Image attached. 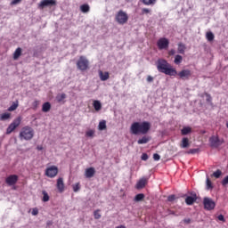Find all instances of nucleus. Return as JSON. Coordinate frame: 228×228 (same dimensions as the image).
<instances>
[{
  "instance_id": "obj_1",
  "label": "nucleus",
  "mask_w": 228,
  "mask_h": 228,
  "mask_svg": "<svg viewBox=\"0 0 228 228\" xmlns=\"http://www.w3.org/2000/svg\"><path fill=\"white\" fill-rule=\"evenodd\" d=\"M151 122L142 121V122H134L130 126L131 134H147L151 131Z\"/></svg>"
},
{
  "instance_id": "obj_2",
  "label": "nucleus",
  "mask_w": 228,
  "mask_h": 228,
  "mask_svg": "<svg viewBox=\"0 0 228 228\" xmlns=\"http://www.w3.org/2000/svg\"><path fill=\"white\" fill-rule=\"evenodd\" d=\"M157 70L161 72V74H166V76H177V69L165 59H159L157 61Z\"/></svg>"
},
{
  "instance_id": "obj_3",
  "label": "nucleus",
  "mask_w": 228,
  "mask_h": 228,
  "mask_svg": "<svg viewBox=\"0 0 228 228\" xmlns=\"http://www.w3.org/2000/svg\"><path fill=\"white\" fill-rule=\"evenodd\" d=\"M20 140H26L29 141L33 139V136H35V131L31 128L29 126H26L21 128V131L20 132Z\"/></svg>"
},
{
  "instance_id": "obj_4",
  "label": "nucleus",
  "mask_w": 228,
  "mask_h": 228,
  "mask_svg": "<svg viewBox=\"0 0 228 228\" xmlns=\"http://www.w3.org/2000/svg\"><path fill=\"white\" fill-rule=\"evenodd\" d=\"M77 69L82 70V72L88 70L90 69V61L86 56L81 55L77 61Z\"/></svg>"
},
{
  "instance_id": "obj_5",
  "label": "nucleus",
  "mask_w": 228,
  "mask_h": 228,
  "mask_svg": "<svg viewBox=\"0 0 228 228\" xmlns=\"http://www.w3.org/2000/svg\"><path fill=\"white\" fill-rule=\"evenodd\" d=\"M115 20L118 22V24L124 26V24H127L129 15H127V12H124L123 10H119L115 15Z\"/></svg>"
},
{
  "instance_id": "obj_6",
  "label": "nucleus",
  "mask_w": 228,
  "mask_h": 228,
  "mask_svg": "<svg viewBox=\"0 0 228 228\" xmlns=\"http://www.w3.org/2000/svg\"><path fill=\"white\" fill-rule=\"evenodd\" d=\"M20 122H22V117L16 118L7 127L6 134H12L20 126Z\"/></svg>"
},
{
  "instance_id": "obj_7",
  "label": "nucleus",
  "mask_w": 228,
  "mask_h": 228,
  "mask_svg": "<svg viewBox=\"0 0 228 228\" xmlns=\"http://www.w3.org/2000/svg\"><path fill=\"white\" fill-rule=\"evenodd\" d=\"M58 172H59L58 167L50 166L46 167L45 171V175H46V177H50V179H53V177H56V175H58Z\"/></svg>"
},
{
  "instance_id": "obj_8",
  "label": "nucleus",
  "mask_w": 228,
  "mask_h": 228,
  "mask_svg": "<svg viewBox=\"0 0 228 228\" xmlns=\"http://www.w3.org/2000/svg\"><path fill=\"white\" fill-rule=\"evenodd\" d=\"M169 45H170V41L167 37H160L157 41V46H158V49H159V51L168 49Z\"/></svg>"
},
{
  "instance_id": "obj_9",
  "label": "nucleus",
  "mask_w": 228,
  "mask_h": 228,
  "mask_svg": "<svg viewBox=\"0 0 228 228\" xmlns=\"http://www.w3.org/2000/svg\"><path fill=\"white\" fill-rule=\"evenodd\" d=\"M203 206L207 211H212V209H215V207L216 204L210 198H204L203 199Z\"/></svg>"
},
{
  "instance_id": "obj_10",
  "label": "nucleus",
  "mask_w": 228,
  "mask_h": 228,
  "mask_svg": "<svg viewBox=\"0 0 228 228\" xmlns=\"http://www.w3.org/2000/svg\"><path fill=\"white\" fill-rule=\"evenodd\" d=\"M180 77V79L188 80L191 77V70L190 69H182L180 72L176 74Z\"/></svg>"
},
{
  "instance_id": "obj_11",
  "label": "nucleus",
  "mask_w": 228,
  "mask_h": 228,
  "mask_svg": "<svg viewBox=\"0 0 228 228\" xmlns=\"http://www.w3.org/2000/svg\"><path fill=\"white\" fill-rule=\"evenodd\" d=\"M17 181H19V175H11L5 179V183L8 186H14V184H17Z\"/></svg>"
},
{
  "instance_id": "obj_12",
  "label": "nucleus",
  "mask_w": 228,
  "mask_h": 228,
  "mask_svg": "<svg viewBox=\"0 0 228 228\" xmlns=\"http://www.w3.org/2000/svg\"><path fill=\"white\" fill-rule=\"evenodd\" d=\"M45 6H56L55 0H43L39 3L38 8L43 10V8H45Z\"/></svg>"
},
{
  "instance_id": "obj_13",
  "label": "nucleus",
  "mask_w": 228,
  "mask_h": 228,
  "mask_svg": "<svg viewBox=\"0 0 228 228\" xmlns=\"http://www.w3.org/2000/svg\"><path fill=\"white\" fill-rule=\"evenodd\" d=\"M211 147H220V145H222V143H224V141H221L218 137L216 136H212L209 139Z\"/></svg>"
},
{
  "instance_id": "obj_14",
  "label": "nucleus",
  "mask_w": 228,
  "mask_h": 228,
  "mask_svg": "<svg viewBox=\"0 0 228 228\" xmlns=\"http://www.w3.org/2000/svg\"><path fill=\"white\" fill-rule=\"evenodd\" d=\"M149 183V179L148 178H145V177H142V178H141L138 182H137V183H136V185H135V188L137 189V190H142V189H143V187L144 186H147V183Z\"/></svg>"
},
{
  "instance_id": "obj_15",
  "label": "nucleus",
  "mask_w": 228,
  "mask_h": 228,
  "mask_svg": "<svg viewBox=\"0 0 228 228\" xmlns=\"http://www.w3.org/2000/svg\"><path fill=\"white\" fill-rule=\"evenodd\" d=\"M56 186L60 193H63L65 191V183H63V178L60 177L57 179Z\"/></svg>"
},
{
  "instance_id": "obj_16",
  "label": "nucleus",
  "mask_w": 228,
  "mask_h": 228,
  "mask_svg": "<svg viewBox=\"0 0 228 228\" xmlns=\"http://www.w3.org/2000/svg\"><path fill=\"white\" fill-rule=\"evenodd\" d=\"M95 175V168L94 167H88L86 169L85 176L87 179H91V177H94Z\"/></svg>"
},
{
  "instance_id": "obj_17",
  "label": "nucleus",
  "mask_w": 228,
  "mask_h": 228,
  "mask_svg": "<svg viewBox=\"0 0 228 228\" xmlns=\"http://www.w3.org/2000/svg\"><path fill=\"white\" fill-rule=\"evenodd\" d=\"M98 74L101 81H108L110 79V72L108 71L103 72L102 70H99Z\"/></svg>"
},
{
  "instance_id": "obj_18",
  "label": "nucleus",
  "mask_w": 228,
  "mask_h": 228,
  "mask_svg": "<svg viewBox=\"0 0 228 228\" xmlns=\"http://www.w3.org/2000/svg\"><path fill=\"white\" fill-rule=\"evenodd\" d=\"M151 142V136L144 134L141 139L137 141L138 145H143Z\"/></svg>"
},
{
  "instance_id": "obj_19",
  "label": "nucleus",
  "mask_w": 228,
  "mask_h": 228,
  "mask_svg": "<svg viewBox=\"0 0 228 228\" xmlns=\"http://www.w3.org/2000/svg\"><path fill=\"white\" fill-rule=\"evenodd\" d=\"M93 106H94L95 111H101V110H102V104L101 103V102L99 100H94L93 102Z\"/></svg>"
},
{
  "instance_id": "obj_20",
  "label": "nucleus",
  "mask_w": 228,
  "mask_h": 228,
  "mask_svg": "<svg viewBox=\"0 0 228 228\" xmlns=\"http://www.w3.org/2000/svg\"><path fill=\"white\" fill-rule=\"evenodd\" d=\"M180 147L182 149H186V148L190 147V140L188 139V137H183L182 139V143L180 144Z\"/></svg>"
},
{
  "instance_id": "obj_21",
  "label": "nucleus",
  "mask_w": 228,
  "mask_h": 228,
  "mask_svg": "<svg viewBox=\"0 0 228 228\" xmlns=\"http://www.w3.org/2000/svg\"><path fill=\"white\" fill-rule=\"evenodd\" d=\"M185 51H186V45L183 43H178L177 53L179 54H184Z\"/></svg>"
},
{
  "instance_id": "obj_22",
  "label": "nucleus",
  "mask_w": 228,
  "mask_h": 228,
  "mask_svg": "<svg viewBox=\"0 0 228 228\" xmlns=\"http://www.w3.org/2000/svg\"><path fill=\"white\" fill-rule=\"evenodd\" d=\"M20 56H22V48L18 47L15 50L12 58H13V60H17L18 58H20Z\"/></svg>"
},
{
  "instance_id": "obj_23",
  "label": "nucleus",
  "mask_w": 228,
  "mask_h": 228,
  "mask_svg": "<svg viewBox=\"0 0 228 228\" xmlns=\"http://www.w3.org/2000/svg\"><path fill=\"white\" fill-rule=\"evenodd\" d=\"M42 111L44 113H48V111H51V102H46L43 104Z\"/></svg>"
},
{
  "instance_id": "obj_24",
  "label": "nucleus",
  "mask_w": 228,
  "mask_h": 228,
  "mask_svg": "<svg viewBox=\"0 0 228 228\" xmlns=\"http://www.w3.org/2000/svg\"><path fill=\"white\" fill-rule=\"evenodd\" d=\"M197 200L196 198L191 197V196H188L185 199V204H187V206H192V204Z\"/></svg>"
},
{
  "instance_id": "obj_25",
  "label": "nucleus",
  "mask_w": 228,
  "mask_h": 228,
  "mask_svg": "<svg viewBox=\"0 0 228 228\" xmlns=\"http://www.w3.org/2000/svg\"><path fill=\"white\" fill-rule=\"evenodd\" d=\"M80 12H82V13H88V12H90V5H88V4H84L80 6Z\"/></svg>"
},
{
  "instance_id": "obj_26",
  "label": "nucleus",
  "mask_w": 228,
  "mask_h": 228,
  "mask_svg": "<svg viewBox=\"0 0 228 228\" xmlns=\"http://www.w3.org/2000/svg\"><path fill=\"white\" fill-rule=\"evenodd\" d=\"M190 133H191V127L190 126H184L182 130H181V134L183 136H186V134H190Z\"/></svg>"
},
{
  "instance_id": "obj_27",
  "label": "nucleus",
  "mask_w": 228,
  "mask_h": 228,
  "mask_svg": "<svg viewBox=\"0 0 228 228\" xmlns=\"http://www.w3.org/2000/svg\"><path fill=\"white\" fill-rule=\"evenodd\" d=\"M143 199H145V194L139 193V194L135 195L134 200V202H142V200H143Z\"/></svg>"
},
{
  "instance_id": "obj_28",
  "label": "nucleus",
  "mask_w": 228,
  "mask_h": 228,
  "mask_svg": "<svg viewBox=\"0 0 228 228\" xmlns=\"http://www.w3.org/2000/svg\"><path fill=\"white\" fill-rule=\"evenodd\" d=\"M174 63L175 65H181L183 63V56L177 54L175 56Z\"/></svg>"
},
{
  "instance_id": "obj_29",
  "label": "nucleus",
  "mask_w": 228,
  "mask_h": 228,
  "mask_svg": "<svg viewBox=\"0 0 228 228\" xmlns=\"http://www.w3.org/2000/svg\"><path fill=\"white\" fill-rule=\"evenodd\" d=\"M65 99H67V94H61L56 96L57 102H63V101H65Z\"/></svg>"
},
{
  "instance_id": "obj_30",
  "label": "nucleus",
  "mask_w": 228,
  "mask_h": 228,
  "mask_svg": "<svg viewBox=\"0 0 228 228\" xmlns=\"http://www.w3.org/2000/svg\"><path fill=\"white\" fill-rule=\"evenodd\" d=\"M19 108V101L12 102V106L8 108V111H15Z\"/></svg>"
},
{
  "instance_id": "obj_31",
  "label": "nucleus",
  "mask_w": 228,
  "mask_h": 228,
  "mask_svg": "<svg viewBox=\"0 0 228 228\" xmlns=\"http://www.w3.org/2000/svg\"><path fill=\"white\" fill-rule=\"evenodd\" d=\"M206 37L208 42H213L215 40V34L213 32H207Z\"/></svg>"
},
{
  "instance_id": "obj_32",
  "label": "nucleus",
  "mask_w": 228,
  "mask_h": 228,
  "mask_svg": "<svg viewBox=\"0 0 228 228\" xmlns=\"http://www.w3.org/2000/svg\"><path fill=\"white\" fill-rule=\"evenodd\" d=\"M98 129L100 131H104V129H106V120H102L99 123Z\"/></svg>"
},
{
  "instance_id": "obj_33",
  "label": "nucleus",
  "mask_w": 228,
  "mask_h": 228,
  "mask_svg": "<svg viewBox=\"0 0 228 228\" xmlns=\"http://www.w3.org/2000/svg\"><path fill=\"white\" fill-rule=\"evenodd\" d=\"M72 188H73V191H75V193H77V191L81 190V183H77L72 185Z\"/></svg>"
},
{
  "instance_id": "obj_34",
  "label": "nucleus",
  "mask_w": 228,
  "mask_h": 228,
  "mask_svg": "<svg viewBox=\"0 0 228 228\" xmlns=\"http://www.w3.org/2000/svg\"><path fill=\"white\" fill-rule=\"evenodd\" d=\"M10 117H12V114H10L8 112L3 113L0 116V120H8V118H10Z\"/></svg>"
},
{
  "instance_id": "obj_35",
  "label": "nucleus",
  "mask_w": 228,
  "mask_h": 228,
  "mask_svg": "<svg viewBox=\"0 0 228 228\" xmlns=\"http://www.w3.org/2000/svg\"><path fill=\"white\" fill-rule=\"evenodd\" d=\"M43 202H49V194L45 191H43Z\"/></svg>"
},
{
  "instance_id": "obj_36",
  "label": "nucleus",
  "mask_w": 228,
  "mask_h": 228,
  "mask_svg": "<svg viewBox=\"0 0 228 228\" xmlns=\"http://www.w3.org/2000/svg\"><path fill=\"white\" fill-rule=\"evenodd\" d=\"M143 4L149 6L151 4H155L156 0H142Z\"/></svg>"
},
{
  "instance_id": "obj_37",
  "label": "nucleus",
  "mask_w": 228,
  "mask_h": 228,
  "mask_svg": "<svg viewBox=\"0 0 228 228\" xmlns=\"http://www.w3.org/2000/svg\"><path fill=\"white\" fill-rule=\"evenodd\" d=\"M213 177H216V179H219L220 175H222V171L220 169H217L213 173Z\"/></svg>"
},
{
  "instance_id": "obj_38",
  "label": "nucleus",
  "mask_w": 228,
  "mask_h": 228,
  "mask_svg": "<svg viewBox=\"0 0 228 228\" xmlns=\"http://www.w3.org/2000/svg\"><path fill=\"white\" fill-rule=\"evenodd\" d=\"M94 216L95 218V220H99L101 218V210L97 209L94 212Z\"/></svg>"
},
{
  "instance_id": "obj_39",
  "label": "nucleus",
  "mask_w": 228,
  "mask_h": 228,
  "mask_svg": "<svg viewBox=\"0 0 228 228\" xmlns=\"http://www.w3.org/2000/svg\"><path fill=\"white\" fill-rule=\"evenodd\" d=\"M94 134H95V130H88L86 132V136L89 138H93Z\"/></svg>"
},
{
  "instance_id": "obj_40",
  "label": "nucleus",
  "mask_w": 228,
  "mask_h": 228,
  "mask_svg": "<svg viewBox=\"0 0 228 228\" xmlns=\"http://www.w3.org/2000/svg\"><path fill=\"white\" fill-rule=\"evenodd\" d=\"M207 190H213V183L209 178H207Z\"/></svg>"
},
{
  "instance_id": "obj_41",
  "label": "nucleus",
  "mask_w": 228,
  "mask_h": 228,
  "mask_svg": "<svg viewBox=\"0 0 228 228\" xmlns=\"http://www.w3.org/2000/svg\"><path fill=\"white\" fill-rule=\"evenodd\" d=\"M39 104H40V102L38 100H35L32 102L33 110H37V108H38Z\"/></svg>"
},
{
  "instance_id": "obj_42",
  "label": "nucleus",
  "mask_w": 228,
  "mask_h": 228,
  "mask_svg": "<svg viewBox=\"0 0 228 228\" xmlns=\"http://www.w3.org/2000/svg\"><path fill=\"white\" fill-rule=\"evenodd\" d=\"M153 159H154V161H159V159H161V156H159V154H158V153H154Z\"/></svg>"
},
{
  "instance_id": "obj_43",
  "label": "nucleus",
  "mask_w": 228,
  "mask_h": 228,
  "mask_svg": "<svg viewBox=\"0 0 228 228\" xmlns=\"http://www.w3.org/2000/svg\"><path fill=\"white\" fill-rule=\"evenodd\" d=\"M221 184H223V186H227V184H228V175L223 179V181L221 182Z\"/></svg>"
},
{
  "instance_id": "obj_44",
  "label": "nucleus",
  "mask_w": 228,
  "mask_h": 228,
  "mask_svg": "<svg viewBox=\"0 0 228 228\" xmlns=\"http://www.w3.org/2000/svg\"><path fill=\"white\" fill-rule=\"evenodd\" d=\"M168 202H174L175 200V195L172 194L167 197Z\"/></svg>"
},
{
  "instance_id": "obj_45",
  "label": "nucleus",
  "mask_w": 228,
  "mask_h": 228,
  "mask_svg": "<svg viewBox=\"0 0 228 228\" xmlns=\"http://www.w3.org/2000/svg\"><path fill=\"white\" fill-rule=\"evenodd\" d=\"M141 159L142 161H147V159H149V155H147V153H142Z\"/></svg>"
},
{
  "instance_id": "obj_46",
  "label": "nucleus",
  "mask_w": 228,
  "mask_h": 228,
  "mask_svg": "<svg viewBox=\"0 0 228 228\" xmlns=\"http://www.w3.org/2000/svg\"><path fill=\"white\" fill-rule=\"evenodd\" d=\"M147 13H151V11L148 8L142 9V15H145Z\"/></svg>"
},
{
  "instance_id": "obj_47",
  "label": "nucleus",
  "mask_w": 228,
  "mask_h": 228,
  "mask_svg": "<svg viewBox=\"0 0 228 228\" xmlns=\"http://www.w3.org/2000/svg\"><path fill=\"white\" fill-rule=\"evenodd\" d=\"M197 152H199V149H191L188 154H197Z\"/></svg>"
},
{
  "instance_id": "obj_48",
  "label": "nucleus",
  "mask_w": 228,
  "mask_h": 228,
  "mask_svg": "<svg viewBox=\"0 0 228 228\" xmlns=\"http://www.w3.org/2000/svg\"><path fill=\"white\" fill-rule=\"evenodd\" d=\"M205 95L207 97V102H211V101L213 100L211 98V94H208V93H205Z\"/></svg>"
},
{
  "instance_id": "obj_49",
  "label": "nucleus",
  "mask_w": 228,
  "mask_h": 228,
  "mask_svg": "<svg viewBox=\"0 0 228 228\" xmlns=\"http://www.w3.org/2000/svg\"><path fill=\"white\" fill-rule=\"evenodd\" d=\"M146 81H147L148 83H152V81H154V77H153L152 76L149 75V76L147 77V78H146Z\"/></svg>"
},
{
  "instance_id": "obj_50",
  "label": "nucleus",
  "mask_w": 228,
  "mask_h": 228,
  "mask_svg": "<svg viewBox=\"0 0 228 228\" xmlns=\"http://www.w3.org/2000/svg\"><path fill=\"white\" fill-rule=\"evenodd\" d=\"M32 215H33V216H37V215H38V208H33Z\"/></svg>"
},
{
  "instance_id": "obj_51",
  "label": "nucleus",
  "mask_w": 228,
  "mask_h": 228,
  "mask_svg": "<svg viewBox=\"0 0 228 228\" xmlns=\"http://www.w3.org/2000/svg\"><path fill=\"white\" fill-rule=\"evenodd\" d=\"M217 218L218 220H220V222H225V217L224 216V215H219Z\"/></svg>"
},
{
  "instance_id": "obj_52",
  "label": "nucleus",
  "mask_w": 228,
  "mask_h": 228,
  "mask_svg": "<svg viewBox=\"0 0 228 228\" xmlns=\"http://www.w3.org/2000/svg\"><path fill=\"white\" fill-rule=\"evenodd\" d=\"M175 54V51L174 49H171L169 52H168V55L169 56H174Z\"/></svg>"
},
{
  "instance_id": "obj_53",
  "label": "nucleus",
  "mask_w": 228,
  "mask_h": 228,
  "mask_svg": "<svg viewBox=\"0 0 228 228\" xmlns=\"http://www.w3.org/2000/svg\"><path fill=\"white\" fill-rule=\"evenodd\" d=\"M20 1H22V0H12L11 4H19V3H20Z\"/></svg>"
},
{
  "instance_id": "obj_54",
  "label": "nucleus",
  "mask_w": 228,
  "mask_h": 228,
  "mask_svg": "<svg viewBox=\"0 0 228 228\" xmlns=\"http://www.w3.org/2000/svg\"><path fill=\"white\" fill-rule=\"evenodd\" d=\"M184 224H191V219L187 218L183 220Z\"/></svg>"
},
{
  "instance_id": "obj_55",
  "label": "nucleus",
  "mask_w": 228,
  "mask_h": 228,
  "mask_svg": "<svg viewBox=\"0 0 228 228\" xmlns=\"http://www.w3.org/2000/svg\"><path fill=\"white\" fill-rule=\"evenodd\" d=\"M37 151H43L44 147L42 145H39L37 147Z\"/></svg>"
},
{
  "instance_id": "obj_56",
  "label": "nucleus",
  "mask_w": 228,
  "mask_h": 228,
  "mask_svg": "<svg viewBox=\"0 0 228 228\" xmlns=\"http://www.w3.org/2000/svg\"><path fill=\"white\" fill-rule=\"evenodd\" d=\"M46 225L49 227L50 225H53V221H47Z\"/></svg>"
},
{
  "instance_id": "obj_57",
  "label": "nucleus",
  "mask_w": 228,
  "mask_h": 228,
  "mask_svg": "<svg viewBox=\"0 0 228 228\" xmlns=\"http://www.w3.org/2000/svg\"><path fill=\"white\" fill-rule=\"evenodd\" d=\"M116 228H126V226H124V225H119V226H117Z\"/></svg>"
},
{
  "instance_id": "obj_58",
  "label": "nucleus",
  "mask_w": 228,
  "mask_h": 228,
  "mask_svg": "<svg viewBox=\"0 0 228 228\" xmlns=\"http://www.w3.org/2000/svg\"><path fill=\"white\" fill-rule=\"evenodd\" d=\"M226 127L228 128V122L226 123Z\"/></svg>"
}]
</instances>
